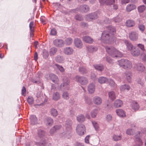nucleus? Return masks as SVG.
Here are the masks:
<instances>
[{"instance_id":"c03bdc74","label":"nucleus","mask_w":146,"mask_h":146,"mask_svg":"<svg viewBox=\"0 0 146 146\" xmlns=\"http://www.w3.org/2000/svg\"><path fill=\"white\" fill-rule=\"evenodd\" d=\"M57 51L56 48L53 47L51 48L50 50V54L51 56L54 55Z\"/></svg>"},{"instance_id":"6ab92c4d","label":"nucleus","mask_w":146,"mask_h":146,"mask_svg":"<svg viewBox=\"0 0 146 146\" xmlns=\"http://www.w3.org/2000/svg\"><path fill=\"white\" fill-rule=\"evenodd\" d=\"M131 106L132 109L135 111L138 110L139 108V104L135 101H133L131 103Z\"/></svg>"},{"instance_id":"6e6552de","label":"nucleus","mask_w":146,"mask_h":146,"mask_svg":"<svg viewBox=\"0 0 146 146\" xmlns=\"http://www.w3.org/2000/svg\"><path fill=\"white\" fill-rule=\"evenodd\" d=\"M89 8L88 5H81L79 8H77L73 10V12L76 13V11H80L82 12L86 13L89 11Z\"/></svg>"},{"instance_id":"de8ad7c7","label":"nucleus","mask_w":146,"mask_h":146,"mask_svg":"<svg viewBox=\"0 0 146 146\" xmlns=\"http://www.w3.org/2000/svg\"><path fill=\"white\" fill-rule=\"evenodd\" d=\"M135 132L134 130L133 129H127L126 131V133L129 135H133Z\"/></svg>"},{"instance_id":"f03ea898","label":"nucleus","mask_w":146,"mask_h":146,"mask_svg":"<svg viewBox=\"0 0 146 146\" xmlns=\"http://www.w3.org/2000/svg\"><path fill=\"white\" fill-rule=\"evenodd\" d=\"M72 121L70 119H67L65 122L64 125L66 128L65 130L60 135L61 137H62V135H64V137L69 139L71 137V133L72 129Z\"/></svg>"},{"instance_id":"c85d7f7f","label":"nucleus","mask_w":146,"mask_h":146,"mask_svg":"<svg viewBox=\"0 0 146 146\" xmlns=\"http://www.w3.org/2000/svg\"><path fill=\"white\" fill-rule=\"evenodd\" d=\"M123 102L120 100H116L114 103V105L116 108L121 107L123 105Z\"/></svg>"},{"instance_id":"1a4fd4ad","label":"nucleus","mask_w":146,"mask_h":146,"mask_svg":"<svg viewBox=\"0 0 146 146\" xmlns=\"http://www.w3.org/2000/svg\"><path fill=\"white\" fill-rule=\"evenodd\" d=\"M70 83L69 80L67 78L66 80H64L63 83L61 84L60 86V88L61 89L64 90H68L69 89V84Z\"/></svg>"},{"instance_id":"58836bf2","label":"nucleus","mask_w":146,"mask_h":146,"mask_svg":"<svg viewBox=\"0 0 146 146\" xmlns=\"http://www.w3.org/2000/svg\"><path fill=\"white\" fill-rule=\"evenodd\" d=\"M56 61L59 63H62L64 60V58L62 56H58L56 57Z\"/></svg>"},{"instance_id":"a211bd4d","label":"nucleus","mask_w":146,"mask_h":146,"mask_svg":"<svg viewBox=\"0 0 146 146\" xmlns=\"http://www.w3.org/2000/svg\"><path fill=\"white\" fill-rule=\"evenodd\" d=\"M87 49L89 52L92 53L98 50V48L93 46H88L87 47Z\"/></svg>"},{"instance_id":"7ed1b4c3","label":"nucleus","mask_w":146,"mask_h":146,"mask_svg":"<svg viewBox=\"0 0 146 146\" xmlns=\"http://www.w3.org/2000/svg\"><path fill=\"white\" fill-rule=\"evenodd\" d=\"M105 49L108 53L113 58L122 56L121 52L114 47L107 46L105 47Z\"/></svg>"},{"instance_id":"79ce46f5","label":"nucleus","mask_w":146,"mask_h":146,"mask_svg":"<svg viewBox=\"0 0 146 146\" xmlns=\"http://www.w3.org/2000/svg\"><path fill=\"white\" fill-rule=\"evenodd\" d=\"M98 110L97 109H95L92 111L90 113L91 115L92 118H95L96 116L98 113Z\"/></svg>"},{"instance_id":"bf43d9fd","label":"nucleus","mask_w":146,"mask_h":146,"mask_svg":"<svg viewBox=\"0 0 146 146\" xmlns=\"http://www.w3.org/2000/svg\"><path fill=\"white\" fill-rule=\"evenodd\" d=\"M113 21L116 23L119 22L121 20V19L119 17V16L114 18L113 19Z\"/></svg>"},{"instance_id":"774afa93","label":"nucleus","mask_w":146,"mask_h":146,"mask_svg":"<svg viewBox=\"0 0 146 146\" xmlns=\"http://www.w3.org/2000/svg\"><path fill=\"white\" fill-rule=\"evenodd\" d=\"M141 56L144 62L146 61V54L145 53H143L141 54Z\"/></svg>"},{"instance_id":"3c124183","label":"nucleus","mask_w":146,"mask_h":146,"mask_svg":"<svg viewBox=\"0 0 146 146\" xmlns=\"http://www.w3.org/2000/svg\"><path fill=\"white\" fill-rule=\"evenodd\" d=\"M63 98L66 100H68L69 98V94L67 92H64L62 95Z\"/></svg>"},{"instance_id":"c756f323","label":"nucleus","mask_w":146,"mask_h":146,"mask_svg":"<svg viewBox=\"0 0 146 146\" xmlns=\"http://www.w3.org/2000/svg\"><path fill=\"white\" fill-rule=\"evenodd\" d=\"M136 6L133 4L128 5L126 7V9L127 12H130L136 8Z\"/></svg>"},{"instance_id":"f3484780","label":"nucleus","mask_w":146,"mask_h":146,"mask_svg":"<svg viewBox=\"0 0 146 146\" xmlns=\"http://www.w3.org/2000/svg\"><path fill=\"white\" fill-rule=\"evenodd\" d=\"M134 68L138 71L143 72L145 69V67L143 64L138 63L135 64Z\"/></svg>"},{"instance_id":"2eb2a0df","label":"nucleus","mask_w":146,"mask_h":146,"mask_svg":"<svg viewBox=\"0 0 146 146\" xmlns=\"http://www.w3.org/2000/svg\"><path fill=\"white\" fill-rule=\"evenodd\" d=\"M88 90L89 93H93L95 91V86L94 84L90 83L88 86Z\"/></svg>"},{"instance_id":"338daca9","label":"nucleus","mask_w":146,"mask_h":146,"mask_svg":"<svg viewBox=\"0 0 146 146\" xmlns=\"http://www.w3.org/2000/svg\"><path fill=\"white\" fill-rule=\"evenodd\" d=\"M106 118L108 121H110L111 120L112 116L111 115L109 114L107 115Z\"/></svg>"},{"instance_id":"a18cd8bd","label":"nucleus","mask_w":146,"mask_h":146,"mask_svg":"<svg viewBox=\"0 0 146 146\" xmlns=\"http://www.w3.org/2000/svg\"><path fill=\"white\" fill-rule=\"evenodd\" d=\"M65 43L67 45H70L72 43L73 40L71 38H68L66 39Z\"/></svg>"},{"instance_id":"8fccbe9b","label":"nucleus","mask_w":146,"mask_h":146,"mask_svg":"<svg viewBox=\"0 0 146 146\" xmlns=\"http://www.w3.org/2000/svg\"><path fill=\"white\" fill-rule=\"evenodd\" d=\"M34 99L32 97L29 96L27 98V101L30 105L32 104L34 102Z\"/></svg>"},{"instance_id":"72a5a7b5","label":"nucleus","mask_w":146,"mask_h":146,"mask_svg":"<svg viewBox=\"0 0 146 146\" xmlns=\"http://www.w3.org/2000/svg\"><path fill=\"white\" fill-rule=\"evenodd\" d=\"M135 25V22L132 20H128L126 22V25L128 27H132L134 26Z\"/></svg>"},{"instance_id":"f8f14e48","label":"nucleus","mask_w":146,"mask_h":146,"mask_svg":"<svg viewBox=\"0 0 146 146\" xmlns=\"http://www.w3.org/2000/svg\"><path fill=\"white\" fill-rule=\"evenodd\" d=\"M129 37L132 41H136L138 38V34L136 32L132 31L129 33Z\"/></svg>"},{"instance_id":"37998d69","label":"nucleus","mask_w":146,"mask_h":146,"mask_svg":"<svg viewBox=\"0 0 146 146\" xmlns=\"http://www.w3.org/2000/svg\"><path fill=\"white\" fill-rule=\"evenodd\" d=\"M146 8V6L145 5L140 6L137 7L138 11L139 13H142L145 10Z\"/></svg>"},{"instance_id":"412c9836","label":"nucleus","mask_w":146,"mask_h":146,"mask_svg":"<svg viewBox=\"0 0 146 146\" xmlns=\"http://www.w3.org/2000/svg\"><path fill=\"white\" fill-rule=\"evenodd\" d=\"M132 77L131 73L130 71H126L125 73V77L129 82L131 81Z\"/></svg>"},{"instance_id":"864d4df0","label":"nucleus","mask_w":146,"mask_h":146,"mask_svg":"<svg viewBox=\"0 0 146 146\" xmlns=\"http://www.w3.org/2000/svg\"><path fill=\"white\" fill-rule=\"evenodd\" d=\"M115 3V0H106V5H112Z\"/></svg>"},{"instance_id":"c9c22d12","label":"nucleus","mask_w":146,"mask_h":146,"mask_svg":"<svg viewBox=\"0 0 146 146\" xmlns=\"http://www.w3.org/2000/svg\"><path fill=\"white\" fill-rule=\"evenodd\" d=\"M109 97L112 100H113L116 98L115 95L113 91H111L108 93Z\"/></svg>"},{"instance_id":"473e14b6","label":"nucleus","mask_w":146,"mask_h":146,"mask_svg":"<svg viewBox=\"0 0 146 146\" xmlns=\"http://www.w3.org/2000/svg\"><path fill=\"white\" fill-rule=\"evenodd\" d=\"M135 140L137 143V145L138 146H141L143 145V143L139 137V136L137 135H135Z\"/></svg>"},{"instance_id":"6e6d98bb","label":"nucleus","mask_w":146,"mask_h":146,"mask_svg":"<svg viewBox=\"0 0 146 146\" xmlns=\"http://www.w3.org/2000/svg\"><path fill=\"white\" fill-rule=\"evenodd\" d=\"M74 18L76 20L79 21H82L83 19L82 16L78 14L75 15Z\"/></svg>"},{"instance_id":"052dcab7","label":"nucleus","mask_w":146,"mask_h":146,"mask_svg":"<svg viewBox=\"0 0 146 146\" xmlns=\"http://www.w3.org/2000/svg\"><path fill=\"white\" fill-rule=\"evenodd\" d=\"M137 46L142 51H144L145 50L144 46L143 45L141 44H137Z\"/></svg>"},{"instance_id":"0e129e2a","label":"nucleus","mask_w":146,"mask_h":146,"mask_svg":"<svg viewBox=\"0 0 146 146\" xmlns=\"http://www.w3.org/2000/svg\"><path fill=\"white\" fill-rule=\"evenodd\" d=\"M40 21L43 24H44L46 23V18L44 16L41 17Z\"/></svg>"},{"instance_id":"0eeeda50","label":"nucleus","mask_w":146,"mask_h":146,"mask_svg":"<svg viewBox=\"0 0 146 146\" xmlns=\"http://www.w3.org/2000/svg\"><path fill=\"white\" fill-rule=\"evenodd\" d=\"M76 131L78 135H83L86 132V127L83 124H79L77 126Z\"/></svg>"},{"instance_id":"e2e57ef3","label":"nucleus","mask_w":146,"mask_h":146,"mask_svg":"<svg viewBox=\"0 0 146 146\" xmlns=\"http://www.w3.org/2000/svg\"><path fill=\"white\" fill-rule=\"evenodd\" d=\"M43 57L44 58H46L48 56V53L46 51H44L43 52Z\"/></svg>"},{"instance_id":"a19ab883","label":"nucleus","mask_w":146,"mask_h":146,"mask_svg":"<svg viewBox=\"0 0 146 146\" xmlns=\"http://www.w3.org/2000/svg\"><path fill=\"white\" fill-rule=\"evenodd\" d=\"M50 113L51 115L54 117L56 116L58 114L57 110L54 108H52L50 110Z\"/></svg>"},{"instance_id":"09e8293b","label":"nucleus","mask_w":146,"mask_h":146,"mask_svg":"<svg viewBox=\"0 0 146 146\" xmlns=\"http://www.w3.org/2000/svg\"><path fill=\"white\" fill-rule=\"evenodd\" d=\"M55 66H56L61 72H63L64 71V69L62 66L59 65L57 64H55Z\"/></svg>"},{"instance_id":"680f3d73","label":"nucleus","mask_w":146,"mask_h":146,"mask_svg":"<svg viewBox=\"0 0 146 146\" xmlns=\"http://www.w3.org/2000/svg\"><path fill=\"white\" fill-rule=\"evenodd\" d=\"M29 27L30 30H33L34 28V22L33 21H32L30 22L29 25Z\"/></svg>"},{"instance_id":"4c0bfd02","label":"nucleus","mask_w":146,"mask_h":146,"mask_svg":"<svg viewBox=\"0 0 146 146\" xmlns=\"http://www.w3.org/2000/svg\"><path fill=\"white\" fill-rule=\"evenodd\" d=\"M77 120L79 122H83L85 120V118L84 115L81 114L77 117Z\"/></svg>"},{"instance_id":"2f4dec72","label":"nucleus","mask_w":146,"mask_h":146,"mask_svg":"<svg viewBox=\"0 0 146 146\" xmlns=\"http://www.w3.org/2000/svg\"><path fill=\"white\" fill-rule=\"evenodd\" d=\"M117 114L120 117H122L125 116L124 111L121 109H118L116 111Z\"/></svg>"},{"instance_id":"603ef678","label":"nucleus","mask_w":146,"mask_h":146,"mask_svg":"<svg viewBox=\"0 0 146 146\" xmlns=\"http://www.w3.org/2000/svg\"><path fill=\"white\" fill-rule=\"evenodd\" d=\"M121 138V135H114L113 137V140L115 141L120 140Z\"/></svg>"},{"instance_id":"ea45409f","label":"nucleus","mask_w":146,"mask_h":146,"mask_svg":"<svg viewBox=\"0 0 146 146\" xmlns=\"http://www.w3.org/2000/svg\"><path fill=\"white\" fill-rule=\"evenodd\" d=\"M130 89V86L127 84H124L121 86L120 90L121 91H124L127 90H129Z\"/></svg>"},{"instance_id":"f257e3e1","label":"nucleus","mask_w":146,"mask_h":146,"mask_svg":"<svg viewBox=\"0 0 146 146\" xmlns=\"http://www.w3.org/2000/svg\"><path fill=\"white\" fill-rule=\"evenodd\" d=\"M108 32L104 31L102 33L101 37L102 41L105 43H108L109 40L110 38L109 34L108 33L111 35H114L116 33V29L115 27L112 26H109L107 27Z\"/></svg>"},{"instance_id":"f704fd0d","label":"nucleus","mask_w":146,"mask_h":146,"mask_svg":"<svg viewBox=\"0 0 146 146\" xmlns=\"http://www.w3.org/2000/svg\"><path fill=\"white\" fill-rule=\"evenodd\" d=\"M79 71L82 74H86L88 72L87 70L85 68L83 67H79Z\"/></svg>"},{"instance_id":"aec40b11","label":"nucleus","mask_w":146,"mask_h":146,"mask_svg":"<svg viewBox=\"0 0 146 146\" xmlns=\"http://www.w3.org/2000/svg\"><path fill=\"white\" fill-rule=\"evenodd\" d=\"M73 52V49L70 47H67L65 48L64 50V53L67 55H71Z\"/></svg>"},{"instance_id":"4468645a","label":"nucleus","mask_w":146,"mask_h":146,"mask_svg":"<svg viewBox=\"0 0 146 146\" xmlns=\"http://www.w3.org/2000/svg\"><path fill=\"white\" fill-rule=\"evenodd\" d=\"M94 103L97 105H100L102 102V100L100 97L98 96L94 97L93 99Z\"/></svg>"},{"instance_id":"b1692460","label":"nucleus","mask_w":146,"mask_h":146,"mask_svg":"<svg viewBox=\"0 0 146 146\" xmlns=\"http://www.w3.org/2000/svg\"><path fill=\"white\" fill-rule=\"evenodd\" d=\"M44 121L45 124L47 125L50 126L53 123V119L50 117L45 118Z\"/></svg>"},{"instance_id":"dca6fc26","label":"nucleus","mask_w":146,"mask_h":146,"mask_svg":"<svg viewBox=\"0 0 146 146\" xmlns=\"http://www.w3.org/2000/svg\"><path fill=\"white\" fill-rule=\"evenodd\" d=\"M74 44L77 48H80L82 47V43L81 40L78 38H76L74 39Z\"/></svg>"},{"instance_id":"ddd939ff","label":"nucleus","mask_w":146,"mask_h":146,"mask_svg":"<svg viewBox=\"0 0 146 146\" xmlns=\"http://www.w3.org/2000/svg\"><path fill=\"white\" fill-rule=\"evenodd\" d=\"M30 120V123L32 125H35L38 123L37 118L35 115H31Z\"/></svg>"},{"instance_id":"4d7b16f0","label":"nucleus","mask_w":146,"mask_h":146,"mask_svg":"<svg viewBox=\"0 0 146 146\" xmlns=\"http://www.w3.org/2000/svg\"><path fill=\"white\" fill-rule=\"evenodd\" d=\"M92 123L96 131L98 130L99 127L98 123L95 121H92Z\"/></svg>"},{"instance_id":"20e7f679","label":"nucleus","mask_w":146,"mask_h":146,"mask_svg":"<svg viewBox=\"0 0 146 146\" xmlns=\"http://www.w3.org/2000/svg\"><path fill=\"white\" fill-rule=\"evenodd\" d=\"M118 63L120 67L125 69H130L132 67L131 62L127 60L121 59L118 61Z\"/></svg>"},{"instance_id":"cd10ccee","label":"nucleus","mask_w":146,"mask_h":146,"mask_svg":"<svg viewBox=\"0 0 146 146\" xmlns=\"http://www.w3.org/2000/svg\"><path fill=\"white\" fill-rule=\"evenodd\" d=\"M37 133L38 136L41 138L43 137L46 135V133L45 131L41 129H38Z\"/></svg>"},{"instance_id":"e433bc0d","label":"nucleus","mask_w":146,"mask_h":146,"mask_svg":"<svg viewBox=\"0 0 146 146\" xmlns=\"http://www.w3.org/2000/svg\"><path fill=\"white\" fill-rule=\"evenodd\" d=\"M108 81V79L104 77H100L98 80V82L100 84H103L106 83Z\"/></svg>"},{"instance_id":"9d476101","label":"nucleus","mask_w":146,"mask_h":146,"mask_svg":"<svg viewBox=\"0 0 146 146\" xmlns=\"http://www.w3.org/2000/svg\"><path fill=\"white\" fill-rule=\"evenodd\" d=\"M53 43L55 46L58 47H61L64 46V42L62 39H56L53 41Z\"/></svg>"},{"instance_id":"a878e982","label":"nucleus","mask_w":146,"mask_h":146,"mask_svg":"<svg viewBox=\"0 0 146 146\" xmlns=\"http://www.w3.org/2000/svg\"><path fill=\"white\" fill-rule=\"evenodd\" d=\"M131 54L134 56H139L140 54V50L136 48H133L131 51Z\"/></svg>"},{"instance_id":"423d86ee","label":"nucleus","mask_w":146,"mask_h":146,"mask_svg":"<svg viewBox=\"0 0 146 146\" xmlns=\"http://www.w3.org/2000/svg\"><path fill=\"white\" fill-rule=\"evenodd\" d=\"M74 80L80 84L85 85L88 83V80L85 77L80 76L78 75L76 76L74 78Z\"/></svg>"},{"instance_id":"5fc2aeb1","label":"nucleus","mask_w":146,"mask_h":146,"mask_svg":"<svg viewBox=\"0 0 146 146\" xmlns=\"http://www.w3.org/2000/svg\"><path fill=\"white\" fill-rule=\"evenodd\" d=\"M104 59H105L109 63L112 64L113 62V60L111 59L108 56H106L104 58Z\"/></svg>"},{"instance_id":"49530a36","label":"nucleus","mask_w":146,"mask_h":146,"mask_svg":"<svg viewBox=\"0 0 146 146\" xmlns=\"http://www.w3.org/2000/svg\"><path fill=\"white\" fill-rule=\"evenodd\" d=\"M85 100L86 103L88 105H90L92 103L91 99L87 96L85 97Z\"/></svg>"},{"instance_id":"7c9ffc66","label":"nucleus","mask_w":146,"mask_h":146,"mask_svg":"<svg viewBox=\"0 0 146 146\" xmlns=\"http://www.w3.org/2000/svg\"><path fill=\"white\" fill-rule=\"evenodd\" d=\"M60 94L58 92H56L53 94L52 98L54 100L57 101L60 99Z\"/></svg>"},{"instance_id":"13d9d810","label":"nucleus","mask_w":146,"mask_h":146,"mask_svg":"<svg viewBox=\"0 0 146 146\" xmlns=\"http://www.w3.org/2000/svg\"><path fill=\"white\" fill-rule=\"evenodd\" d=\"M48 144V143H47L45 141H44L43 143L39 142L36 144L37 145L40 146H47Z\"/></svg>"},{"instance_id":"39448f33","label":"nucleus","mask_w":146,"mask_h":146,"mask_svg":"<svg viewBox=\"0 0 146 146\" xmlns=\"http://www.w3.org/2000/svg\"><path fill=\"white\" fill-rule=\"evenodd\" d=\"M101 13L100 10L87 15L85 17L86 19L88 21H92L98 19Z\"/></svg>"},{"instance_id":"393cba45","label":"nucleus","mask_w":146,"mask_h":146,"mask_svg":"<svg viewBox=\"0 0 146 146\" xmlns=\"http://www.w3.org/2000/svg\"><path fill=\"white\" fill-rule=\"evenodd\" d=\"M83 40L86 43L91 44L93 42V40L90 37L85 36L83 37Z\"/></svg>"},{"instance_id":"bb28decb","label":"nucleus","mask_w":146,"mask_h":146,"mask_svg":"<svg viewBox=\"0 0 146 146\" xmlns=\"http://www.w3.org/2000/svg\"><path fill=\"white\" fill-rule=\"evenodd\" d=\"M125 43L127 46V50L131 51L133 49V45L129 41L125 40Z\"/></svg>"},{"instance_id":"4be33fe9","label":"nucleus","mask_w":146,"mask_h":146,"mask_svg":"<svg viewBox=\"0 0 146 146\" xmlns=\"http://www.w3.org/2000/svg\"><path fill=\"white\" fill-rule=\"evenodd\" d=\"M138 27L141 32L143 33L145 30V26L141 23V21L140 20H138Z\"/></svg>"},{"instance_id":"9b49d317","label":"nucleus","mask_w":146,"mask_h":146,"mask_svg":"<svg viewBox=\"0 0 146 146\" xmlns=\"http://www.w3.org/2000/svg\"><path fill=\"white\" fill-rule=\"evenodd\" d=\"M49 76L50 79L54 83H57L58 81V77L55 74L51 73L49 74H47L45 76V78L48 79Z\"/></svg>"},{"instance_id":"69168bd1","label":"nucleus","mask_w":146,"mask_h":146,"mask_svg":"<svg viewBox=\"0 0 146 146\" xmlns=\"http://www.w3.org/2000/svg\"><path fill=\"white\" fill-rule=\"evenodd\" d=\"M56 131L58 130L61 128L62 126L60 125H56L53 127Z\"/></svg>"},{"instance_id":"5701e85b","label":"nucleus","mask_w":146,"mask_h":146,"mask_svg":"<svg viewBox=\"0 0 146 146\" xmlns=\"http://www.w3.org/2000/svg\"><path fill=\"white\" fill-rule=\"evenodd\" d=\"M94 67L96 70L102 72L104 70V67L103 65L102 64H96L93 65Z\"/></svg>"}]
</instances>
